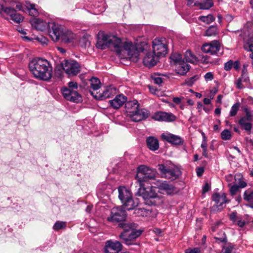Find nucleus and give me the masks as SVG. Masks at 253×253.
<instances>
[{"instance_id":"obj_43","label":"nucleus","mask_w":253,"mask_h":253,"mask_svg":"<svg viewBox=\"0 0 253 253\" xmlns=\"http://www.w3.org/2000/svg\"><path fill=\"white\" fill-rule=\"evenodd\" d=\"M80 43L82 46L86 47L89 46L90 42L85 37H83L80 40Z\"/></svg>"},{"instance_id":"obj_64","label":"nucleus","mask_w":253,"mask_h":253,"mask_svg":"<svg viewBox=\"0 0 253 253\" xmlns=\"http://www.w3.org/2000/svg\"><path fill=\"white\" fill-rule=\"evenodd\" d=\"M173 101L175 103H176L177 104H179L181 102V98L178 97H173Z\"/></svg>"},{"instance_id":"obj_25","label":"nucleus","mask_w":253,"mask_h":253,"mask_svg":"<svg viewBox=\"0 0 253 253\" xmlns=\"http://www.w3.org/2000/svg\"><path fill=\"white\" fill-rule=\"evenodd\" d=\"M190 69V65L186 62L183 61L175 66L176 73L180 75H184Z\"/></svg>"},{"instance_id":"obj_37","label":"nucleus","mask_w":253,"mask_h":253,"mask_svg":"<svg viewBox=\"0 0 253 253\" xmlns=\"http://www.w3.org/2000/svg\"><path fill=\"white\" fill-rule=\"evenodd\" d=\"M234 249V245L231 243H228L226 245L222 246L221 253H233V252Z\"/></svg>"},{"instance_id":"obj_9","label":"nucleus","mask_w":253,"mask_h":253,"mask_svg":"<svg viewBox=\"0 0 253 253\" xmlns=\"http://www.w3.org/2000/svg\"><path fill=\"white\" fill-rule=\"evenodd\" d=\"M158 167L162 177L165 178L174 180L181 175V171L177 167L167 168L163 164L159 165Z\"/></svg>"},{"instance_id":"obj_21","label":"nucleus","mask_w":253,"mask_h":253,"mask_svg":"<svg viewBox=\"0 0 253 253\" xmlns=\"http://www.w3.org/2000/svg\"><path fill=\"white\" fill-rule=\"evenodd\" d=\"M162 138L163 140L173 145H180L183 143L182 139L180 136L171 133H163Z\"/></svg>"},{"instance_id":"obj_29","label":"nucleus","mask_w":253,"mask_h":253,"mask_svg":"<svg viewBox=\"0 0 253 253\" xmlns=\"http://www.w3.org/2000/svg\"><path fill=\"white\" fill-rule=\"evenodd\" d=\"M90 87L93 90H97L101 87L100 80L96 77H92L90 80Z\"/></svg>"},{"instance_id":"obj_36","label":"nucleus","mask_w":253,"mask_h":253,"mask_svg":"<svg viewBox=\"0 0 253 253\" xmlns=\"http://www.w3.org/2000/svg\"><path fill=\"white\" fill-rule=\"evenodd\" d=\"M170 59L174 62L175 66L180 62L184 61V60L182 59V56L179 53H173L170 55Z\"/></svg>"},{"instance_id":"obj_40","label":"nucleus","mask_w":253,"mask_h":253,"mask_svg":"<svg viewBox=\"0 0 253 253\" xmlns=\"http://www.w3.org/2000/svg\"><path fill=\"white\" fill-rule=\"evenodd\" d=\"M66 226V224L65 222L57 221L54 224L53 229L54 230L57 231L65 228Z\"/></svg>"},{"instance_id":"obj_31","label":"nucleus","mask_w":253,"mask_h":253,"mask_svg":"<svg viewBox=\"0 0 253 253\" xmlns=\"http://www.w3.org/2000/svg\"><path fill=\"white\" fill-rule=\"evenodd\" d=\"M185 58L187 62L192 63H194L198 61L197 57L190 50H187L185 52Z\"/></svg>"},{"instance_id":"obj_12","label":"nucleus","mask_w":253,"mask_h":253,"mask_svg":"<svg viewBox=\"0 0 253 253\" xmlns=\"http://www.w3.org/2000/svg\"><path fill=\"white\" fill-rule=\"evenodd\" d=\"M61 90L63 96L67 100L76 103L82 100V96L77 90H70L67 87H64Z\"/></svg>"},{"instance_id":"obj_60","label":"nucleus","mask_w":253,"mask_h":253,"mask_svg":"<svg viewBox=\"0 0 253 253\" xmlns=\"http://www.w3.org/2000/svg\"><path fill=\"white\" fill-rule=\"evenodd\" d=\"M237 224L240 227H243L245 225V221L244 220H241L240 218L236 221Z\"/></svg>"},{"instance_id":"obj_49","label":"nucleus","mask_w":253,"mask_h":253,"mask_svg":"<svg viewBox=\"0 0 253 253\" xmlns=\"http://www.w3.org/2000/svg\"><path fill=\"white\" fill-rule=\"evenodd\" d=\"M78 84L75 82H70L68 83V89H73L77 90L78 89Z\"/></svg>"},{"instance_id":"obj_13","label":"nucleus","mask_w":253,"mask_h":253,"mask_svg":"<svg viewBox=\"0 0 253 253\" xmlns=\"http://www.w3.org/2000/svg\"><path fill=\"white\" fill-rule=\"evenodd\" d=\"M142 233L140 230L133 229L130 232L126 234V232H122L119 237L123 240L124 243L130 245L132 244V242L138 237Z\"/></svg>"},{"instance_id":"obj_45","label":"nucleus","mask_w":253,"mask_h":253,"mask_svg":"<svg viewBox=\"0 0 253 253\" xmlns=\"http://www.w3.org/2000/svg\"><path fill=\"white\" fill-rule=\"evenodd\" d=\"M239 188L237 184L231 185L230 188V193L231 195L234 196L236 194L237 191L239 190Z\"/></svg>"},{"instance_id":"obj_50","label":"nucleus","mask_w":253,"mask_h":253,"mask_svg":"<svg viewBox=\"0 0 253 253\" xmlns=\"http://www.w3.org/2000/svg\"><path fill=\"white\" fill-rule=\"evenodd\" d=\"M204 78L206 82L211 81L213 79V75L211 72H209L205 75Z\"/></svg>"},{"instance_id":"obj_35","label":"nucleus","mask_w":253,"mask_h":253,"mask_svg":"<svg viewBox=\"0 0 253 253\" xmlns=\"http://www.w3.org/2000/svg\"><path fill=\"white\" fill-rule=\"evenodd\" d=\"M218 34V29L216 26H210L206 31L205 35L208 37L214 36Z\"/></svg>"},{"instance_id":"obj_39","label":"nucleus","mask_w":253,"mask_h":253,"mask_svg":"<svg viewBox=\"0 0 253 253\" xmlns=\"http://www.w3.org/2000/svg\"><path fill=\"white\" fill-rule=\"evenodd\" d=\"M253 40L250 38L244 44V49L248 51H253Z\"/></svg>"},{"instance_id":"obj_41","label":"nucleus","mask_w":253,"mask_h":253,"mask_svg":"<svg viewBox=\"0 0 253 253\" xmlns=\"http://www.w3.org/2000/svg\"><path fill=\"white\" fill-rule=\"evenodd\" d=\"M221 138L225 140L230 139L231 137V131L228 129H224L221 133Z\"/></svg>"},{"instance_id":"obj_42","label":"nucleus","mask_w":253,"mask_h":253,"mask_svg":"<svg viewBox=\"0 0 253 253\" xmlns=\"http://www.w3.org/2000/svg\"><path fill=\"white\" fill-rule=\"evenodd\" d=\"M243 119H240L239 121V124L240 126L244 127V129L247 131H250L252 127V125L251 123L247 122L245 124L243 123Z\"/></svg>"},{"instance_id":"obj_19","label":"nucleus","mask_w":253,"mask_h":253,"mask_svg":"<svg viewBox=\"0 0 253 253\" xmlns=\"http://www.w3.org/2000/svg\"><path fill=\"white\" fill-rule=\"evenodd\" d=\"M158 188L161 193H163L165 192L168 195H173L178 192L174 185L169 184L166 181L160 182L158 185Z\"/></svg>"},{"instance_id":"obj_57","label":"nucleus","mask_w":253,"mask_h":253,"mask_svg":"<svg viewBox=\"0 0 253 253\" xmlns=\"http://www.w3.org/2000/svg\"><path fill=\"white\" fill-rule=\"evenodd\" d=\"M242 79H240V78L237 80L235 84L236 85V87L238 89H242L243 88V86L242 84Z\"/></svg>"},{"instance_id":"obj_44","label":"nucleus","mask_w":253,"mask_h":253,"mask_svg":"<svg viewBox=\"0 0 253 253\" xmlns=\"http://www.w3.org/2000/svg\"><path fill=\"white\" fill-rule=\"evenodd\" d=\"M185 253H201L200 248H188L185 251Z\"/></svg>"},{"instance_id":"obj_51","label":"nucleus","mask_w":253,"mask_h":253,"mask_svg":"<svg viewBox=\"0 0 253 253\" xmlns=\"http://www.w3.org/2000/svg\"><path fill=\"white\" fill-rule=\"evenodd\" d=\"M215 239L221 243H226L227 239L225 232H223V236L222 237H215Z\"/></svg>"},{"instance_id":"obj_23","label":"nucleus","mask_w":253,"mask_h":253,"mask_svg":"<svg viewBox=\"0 0 253 253\" xmlns=\"http://www.w3.org/2000/svg\"><path fill=\"white\" fill-rule=\"evenodd\" d=\"M32 26L36 30L44 31L50 27L49 22H46L40 19H35L31 21Z\"/></svg>"},{"instance_id":"obj_54","label":"nucleus","mask_w":253,"mask_h":253,"mask_svg":"<svg viewBox=\"0 0 253 253\" xmlns=\"http://www.w3.org/2000/svg\"><path fill=\"white\" fill-rule=\"evenodd\" d=\"M187 5L189 6H197L198 2L196 0H187Z\"/></svg>"},{"instance_id":"obj_62","label":"nucleus","mask_w":253,"mask_h":253,"mask_svg":"<svg viewBox=\"0 0 253 253\" xmlns=\"http://www.w3.org/2000/svg\"><path fill=\"white\" fill-rule=\"evenodd\" d=\"M210 189V186L209 185V184L208 183H206L203 188V193H206L208 191H209Z\"/></svg>"},{"instance_id":"obj_63","label":"nucleus","mask_w":253,"mask_h":253,"mask_svg":"<svg viewBox=\"0 0 253 253\" xmlns=\"http://www.w3.org/2000/svg\"><path fill=\"white\" fill-rule=\"evenodd\" d=\"M196 80V77H193L189 79V81L187 82V83L189 85H191Z\"/></svg>"},{"instance_id":"obj_4","label":"nucleus","mask_w":253,"mask_h":253,"mask_svg":"<svg viewBox=\"0 0 253 253\" xmlns=\"http://www.w3.org/2000/svg\"><path fill=\"white\" fill-rule=\"evenodd\" d=\"M48 33L54 42L61 40L65 42H70L73 38L72 33L70 31L64 29L61 25L56 24L54 22L50 23Z\"/></svg>"},{"instance_id":"obj_22","label":"nucleus","mask_w":253,"mask_h":253,"mask_svg":"<svg viewBox=\"0 0 253 253\" xmlns=\"http://www.w3.org/2000/svg\"><path fill=\"white\" fill-rule=\"evenodd\" d=\"M127 98L123 94L117 95L115 98L109 101L110 106L114 109L120 108L126 102Z\"/></svg>"},{"instance_id":"obj_2","label":"nucleus","mask_w":253,"mask_h":253,"mask_svg":"<svg viewBox=\"0 0 253 253\" xmlns=\"http://www.w3.org/2000/svg\"><path fill=\"white\" fill-rule=\"evenodd\" d=\"M29 67L36 79L49 81L52 77V67L46 59L34 58L30 62Z\"/></svg>"},{"instance_id":"obj_24","label":"nucleus","mask_w":253,"mask_h":253,"mask_svg":"<svg viewBox=\"0 0 253 253\" xmlns=\"http://www.w3.org/2000/svg\"><path fill=\"white\" fill-rule=\"evenodd\" d=\"M4 12L9 15L11 19L16 23H20L24 20L23 16L17 13L14 9L11 7H6L4 9Z\"/></svg>"},{"instance_id":"obj_61","label":"nucleus","mask_w":253,"mask_h":253,"mask_svg":"<svg viewBox=\"0 0 253 253\" xmlns=\"http://www.w3.org/2000/svg\"><path fill=\"white\" fill-rule=\"evenodd\" d=\"M240 62L238 61H235V62H233V67L236 70H239L240 69Z\"/></svg>"},{"instance_id":"obj_47","label":"nucleus","mask_w":253,"mask_h":253,"mask_svg":"<svg viewBox=\"0 0 253 253\" xmlns=\"http://www.w3.org/2000/svg\"><path fill=\"white\" fill-rule=\"evenodd\" d=\"M230 219L233 222V223H236V221L239 218L237 217V213L236 211H234L231 213L229 215Z\"/></svg>"},{"instance_id":"obj_48","label":"nucleus","mask_w":253,"mask_h":253,"mask_svg":"<svg viewBox=\"0 0 253 253\" xmlns=\"http://www.w3.org/2000/svg\"><path fill=\"white\" fill-rule=\"evenodd\" d=\"M155 84L160 85L163 83V78L158 76H154L152 77Z\"/></svg>"},{"instance_id":"obj_27","label":"nucleus","mask_w":253,"mask_h":253,"mask_svg":"<svg viewBox=\"0 0 253 253\" xmlns=\"http://www.w3.org/2000/svg\"><path fill=\"white\" fill-rule=\"evenodd\" d=\"M134 213L138 216H147L151 213L152 210L146 209L145 208H134Z\"/></svg>"},{"instance_id":"obj_52","label":"nucleus","mask_w":253,"mask_h":253,"mask_svg":"<svg viewBox=\"0 0 253 253\" xmlns=\"http://www.w3.org/2000/svg\"><path fill=\"white\" fill-rule=\"evenodd\" d=\"M244 111L246 115V116L245 117L247 119V120L249 121H252L253 118V115H252L250 111L247 108H245Z\"/></svg>"},{"instance_id":"obj_59","label":"nucleus","mask_w":253,"mask_h":253,"mask_svg":"<svg viewBox=\"0 0 253 253\" xmlns=\"http://www.w3.org/2000/svg\"><path fill=\"white\" fill-rule=\"evenodd\" d=\"M203 141H202V143L201 144V148L203 149H207V142H206V137L205 136V134L203 133Z\"/></svg>"},{"instance_id":"obj_26","label":"nucleus","mask_w":253,"mask_h":253,"mask_svg":"<svg viewBox=\"0 0 253 253\" xmlns=\"http://www.w3.org/2000/svg\"><path fill=\"white\" fill-rule=\"evenodd\" d=\"M146 143L148 148L152 151L157 150L159 148L158 140L154 137H148L146 139Z\"/></svg>"},{"instance_id":"obj_56","label":"nucleus","mask_w":253,"mask_h":253,"mask_svg":"<svg viewBox=\"0 0 253 253\" xmlns=\"http://www.w3.org/2000/svg\"><path fill=\"white\" fill-rule=\"evenodd\" d=\"M204 169L203 167H198L197 168L196 172L198 176L200 177L203 174Z\"/></svg>"},{"instance_id":"obj_20","label":"nucleus","mask_w":253,"mask_h":253,"mask_svg":"<svg viewBox=\"0 0 253 253\" xmlns=\"http://www.w3.org/2000/svg\"><path fill=\"white\" fill-rule=\"evenodd\" d=\"M160 56H157L153 51L148 52L143 59V63L146 66L151 67L156 65Z\"/></svg>"},{"instance_id":"obj_8","label":"nucleus","mask_w":253,"mask_h":253,"mask_svg":"<svg viewBox=\"0 0 253 253\" xmlns=\"http://www.w3.org/2000/svg\"><path fill=\"white\" fill-rule=\"evenodd\" d=\"M124 207H118L112 208L111 213L107 220L113 223L122 222L125 221L127 214Z\"/></svg>"},{"instance_id":"obj_53","label":"nucleus","mask_w":253,"mask_h":253,"mask_svg":"<svg viewBox=\"0 0 253 253\" xmlns=\"http://www.w3.org/2000/svg\"><path fill=\"white\" fill-rule=\"evenodd\" d=\"M36 40L42 44H46L47 42V39L42 36L37 37Z\"/></svg>"},{"instance_id":"obj_30","label":"nucleus","mask_w":253,"mask_h":253,"mask_svg":"<svg viewBox=\"0 0 253 253\" xmlns=\"http://www.w3.org/2000/svg\"><path fill=\"white\" fill-rule=\"evenodd\" d=\"M213 5L212 0H205L202 2L198 3V6L201 9H209Z\"/></svg>"},{"instance_id":"obj_17","label":"nucleus","mask_w":253,"mask_h":253,"mask_svg":"<svg viewBox=\"0 0 253 253\" xmlns=\"http://www.w3.org/2000/svg\"><path fill=\"white\" fill-rule=\"evenodd\" d=\"M220 48V44L218 41H213L209 43H205L202 46V50L207 53L216 54Z\"/></svg>"},{"instance_id":"obj_15","label":"nucleus","mask_w":253,"mask_h":253,"mask_svg":"<svg viewBox=\"0 0 253 253\" xmlns=\"http://www.w3.org/2000/svg\"><path fill=\"white\" fill-rule=\"evenodd\" d=\"M212 200L215 203V205L212 207L214 211H219L223 209L225 206V204L229 202V201L226 199L225 193H222L221 195L217 193L214 194L212 196Z\"/></svg>"},{"instance_id":"obj_18","label":"nucleus","mask_w":253,"mask_h":253,"mask_svg":"<svg viewBox=\"0 0 253 253\" xmlns=\"http://www.w3.org/2000/svg\"><path fill=\"white\" fill-rule=\"evenodd\" d=\"M90 92L95 98L99 100H103L111 97L115 95L117 93V90L115 87L112 85H110L106 87L103 91L102 93H97V94L94 95L93 92L91 91L90 90Z\"/></svg>"},{"instance_id":"obj_10","label":"nucleus","mask_w":253,"mask_h":253,"mask_svg":"<svg viewBox=\"0 0 253 253\" xmlns=\"http://www.w3.org/2000/svg\"><path fill=\"white\" fill-rule=\"evenodd\" d=\"M153 51L158 56H164L168 52L167 42L164 38H156L153 41Z\"/></svg>"},{"instance_id":"obj_46","label":"nucleus","mask_w":253,"mask_h":253,"mask_svg":"<svg viewBox=\"0 0 253 253\" xmlns=\"http://www.w3.org/2000/svg\"><path fill=\"white\" fill-rule=\"evenodd\" d=\"M233 61L232 60H230L224 63V69L226 71H229L233 67Z\"/></svg>"},{"instance_id":"obj_33","label":"nucleus","mask_w":253,"mask_h":253,"mask_svg":"<svg viewBox=\"0 0 253 253\" xmlns=\"http://www.w3.org/2000/svg\"><path fill=\"white\" fill-rule=\"evenodd\" d=\"M244 199L250 203H253V190L248 189L246 190L243 195Z\"/></svg>"},{"instance_id":"obj_5","label":"nucleus","mask_w":253,"mask_h":253,"mask_svg":"<svg viewBox=\"0 0 253 253\" xmlns=\"http://www.w3.org/2000/svg\"><path fill=\"white\" fill-rule=\"evenodd\" d=\"M119 198L123 203V206L126 210L129 211L138 206V200L133 199L130 191L125 187L118 188Z\"/></svg>"},{"instance_id":"obj_1","label":"nucleus","mask_w":253,"mask_h":253,"mask_svg":"<svg viewBox=\"0 0 253 253\" xmlns=\"http://www.w3.org/2000/svg\"><path fill=\"white\" fill-rule=\"evenodd\" d=\"M96 46L102 50L107 47L114 48L118 54L120 55L124 52L127 54V58L130 60L136 62L138 60L139 52H143L148 46L144 42H141L137 46L131 42H123L121 39L116 36L102 34L98 37Z\"/></svg>"},{"instance_id":"obj_3","label":"nucleus","mask_w":253,"mask_h":253,"mask_svg":"<svg viewBox=\"0 0 253 253\" xmlns=\"http://www.w3.org/2000/svg\"><path fill=\"white\" fill-rule=\"evenodd\" d=\"M125 109L127 115L135 122L146 119L149 115V112L145 109H139V104L136 100L126 102Z\"/></svg>"},{"instance_id":"obj_7","label":"nucleus","mask_w":253,"mask_h":253,"mask_svg":"<svg viewBox=\"0 0 253 253\" xmlns=\"http://www.w3.org/2000/svg\"><path fill=\"white\" fill-rule=\"evenodd\" d=\"M136 179L140 187L143 186V182L149 179H154L156 177V171L145 165H140L137 168Z\"/></svg>"},{"instance_id":"obj_38","label":"nucleus","mask_w":253,"mask_h":253,"mask_svg":"<svg viewBox=\"0 0 253 253\" xmlns=\"http://www.w3.org/2000/svg\"><path fill=\"white\" fill-rule=\"evenodd\" d=\"M240 107V103L236 102L231 107L229 116L230 117H234L236 115Z\"/></svg>"},{"instance_id":"obj_11","label":"nucleus","mask_w":253,"mask_h":253,"mask_svg":"<svg viewBox=\"0 0 253 253\" xmlns=\"http://www.w3.org/2000/svg\"><path fill=\"white\" fill-rule=\"evenodd\" d=\"M63 69L70 76H74L80 72V66L78 62L73 60H66L62 63Z\"/></svg>"},{"instance_id":"obj_58","label":"nucleus","mask_w":253,"mask_h":253,"mask_svg":"<svg viewBox=\"0 0 253 253\" xmlns=\"http://www.w3.org/2000/svg\"><path fill=\"white\" fill-rule=\"evenodd\" d=\"M240 79H242V82L248 83L249 81V77L248 74L241 75Z\"/></svg>"},{"instance_id":"obj_6","label":"nucleus","mask_w":253,"mask_h":253,"mask_svg":"<svg viewBox=\"0 0 253 253\" xmlns=\"http://www.w3.org/2000/svg\"><path fill=\"white\" fill-rule=\"evenodd\" d=\"M143 186L140 187L139 193L144 199L146 204L149 206H156L161 203V197L157 194L152 187L144 188Z\"/></svg>"},{"instance_id":"obj_28","label":"nucleus","mask_w":253,"mask_h":253,"mask_svg":"<svg viewBox=\"0 0 253 253\" xmlns=\"http://www.w3.org/2000/svg\"><path fill=\"white\" fill-rule=\"evenodd\" d=\"M120 227L124 229L123 232H126V234L135 228V224L131 223L121 222L119 223Z\"/></svg>"},{"instance_id":"obj_32","label":"nucleus","mask_w":253,"mask_h":253,"mask_svg":"<svg viewBox=\"0 0 253 253\" xmlns=\"http://www.w3.org/2000/svg\"><path fill=\"white\" fill-rule=\"evenodd\" d=\"M199 20L207 24H210L214 21L215 18L213 15L210 14L207 16H200L198 18Z\"/></svg>"},{"instance_id":"obj_34","label":"nucleus","mask_w":253,"mask_h":253,"mask_svg":"<svg viewBox=\"0 0 253 253\" xmlns=\"http://www.w3.org/2000/svg\"><path fill=\"white\" fill-rule=\"evenodd\" d=\"M26 7L29 13L32 16H36L38 14V11L35 7V4L26 3Z\"/></svg>"},{"instance_id":"obj_55","label":"nucleus","mask_w":253,"mask_h":253,"mask_svg":"<svg viewBox=\"0 0 253 253\" xmlns=\"http://www.w3.org/2000/svg\"><path fill=\"white\" fill-rule=\"evenodd\" d=\"M247 183L245 181H243L241 179H239L238 184L237 185V186H238V187L239 188H245L247 186Z\"/></svg>"},{"instance_id":"obj_14","label":"nucleus","mask_w":253,"mask_h":253,"mask_svg":"<svg viewBox=\"0 0 253 253\" xmlns=\"http://www.w3.org/2000/svg\"><path fill=\"white\" fill-rule=\"evenodd\" d=\"M123 249L122 244L118 241H107L104 247V253H119Z\"/></svg>"},{"instance_id":"obj_16","label":"nucleus","mask_w":253,"mask_h":253,"mask_svg":"<svg viewBox=\"0 0 253 253\" xmlns=\"http://www.w3.org/2000/svg\"><path fill=\"white\" fill-rule=\"evenodd\" d=\"M176 118V116L173 114L163 111L156 112L152 116L153 119L160 122H173Z\"/></svg>"}]
</instances>
